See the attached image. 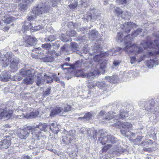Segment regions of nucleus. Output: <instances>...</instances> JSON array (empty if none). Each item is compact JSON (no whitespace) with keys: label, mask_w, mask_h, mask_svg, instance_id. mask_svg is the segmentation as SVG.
Masks as SVG:
<instances>
[{"label":"nucleus","mask_w":159,"mask_h":159,"mask_svg":"<svg viewBox=\"0 0 159 159\" xmlns=\"http://www.w3.org/2000/svg\"><path fill=\"white\" fill-rule=\"evenodd\" d=\"M105 78L109 82L113 83H117L118 80V76L116 75H114L112 76H107Z\"/></svg>","instance_id":"22"},{"label":"nucleus","mask_w":159,"mask_h":159,"mask_svg":"<svg viewBox=\"0 0 159 159\" xmlns=\"http://www.w3.org/2000/svg\"><path fill=\"white\" fill-rule=\"evenodd\" d=\"M159 54V50L157 51H151L150 52H148V54H146L145 55H143V57L142 58H141V61H142L143 59V57L144 58H145L146 57H150L151 56H152V58L153 57H156L155 56L156 55H158Z\"/></svg>","instance_id":"26"},{"label":"nucleus","mask_w":159,"mask_h":159,"mask_svg":"<svg viewBox=\"0 0 159 159\" xmlns=\"http://www.w3.org/2000/svg\"><path fill=\"white\" fill-rule=\"evenodd\" d=\"M43 60L45 62H51L53 61V59L49 57H45L43 58Z\"/></svg>","instance_id":"54"},{"label":"nucleus","mask_w":159,"mask_h":159,"mask_svg":"<svg viewBox=\"0 0 159 159\" xmlns=\"http://www.w3.org/2000/svg\"><path fill=\"white\" fill-rule=\"evenodd\" d=\"M154 102H151L149 105H147L145 106V110L147 111H151V109H152L153 107H154Z\"/></svg>","instance_id":"46"},{"label":"nucleus","mask_w":159,"mask_h":159,"mask_svg":"<svg viewBox=\"0 0 159 159\" xmlns=\"http://www.w3.org/2000/svg\"><path fill=\"white\" fill-rule=\"evenodd\" d=\"M115 49H112L111 51H109L105 52H101V53L98 54H95L93 59L95 62L100 63L102 61V58L103 57H106L108 56L109 55L112 56L115 55V53H114L113 51Z\"/></svg>","instance_id":"7"},{"label":"nucleus","mask_w":159,"mask_h":159,"mask_svg":"<svg viewBox=\"0 0 159 159\" xmlns=\"http://www.w3.org/2000/svg\"><path fill=\"white\" fill-rule=\"evenodd\" d=\"M93 114L92 112H89L86 113L83 117H79L78 120L85 119L86 120H89L93 116Z\"/></svg>","instance_id":"29"},{"label":"nucleus","mask_w":159,"mask_h":159,"mask_svg":"<svg viewBox=\"0 0 159 159\" xmlns=\"http://www.w3.org/2000/svg\"><path fill=\"white\" fill-rule=\"evenodd\" d=\"M32 75L31 70L25 68H22L19 71L18 75L16 77L18 81H20L22 79V77L30 75Z\"/></svg>","instance_id":"11"},{"label":"nucleus","mask_w":159,"mask_h":159,"mask_svg":"<svg viewBox=\"0 0 159 159\" xmlns=\"http://www.w3.org/2000/svg\"><path fill=\"white\" fill-rule=\"evenodd\" d=\"M42 47L43 49H50L51 47V45L50 43H45L42 45Z\"/></svg>","instance_id":"57"},{"label":"nucleus","mask_w":159,"mask_h":159,"mask_svg":"<svg viewBox=\"0 0 159 159\" xmlns=\"http://www.w3.org/2000/svg\"><path fill=\"white\" fill-rule=\"evenodd\" d=\"M116 2L119 5H126L127 3L126 0H116Z\"/></svg>","instance_id":"53"},{"label":"nucleus","mask_w":159,"mask_h":159,"mask_svg":"<svg viewBox=\"0 0 159 159\" xmlns=\"http://www.w3.org/2000/svg\"><path fill=\"white\" fill-rule=\"evenodd\" d=\"M114 12L116 15H120L123 13V11L119 7H117L114 10Z\"/></svg>","instance_id":"43"},{"label":"nucleus","mask_w":159,"mask_h":159,"mask_svg":"<svg viewBox=\"0 0 159 159\" xmlns=\"http://www.w3.org/2000/svg\"><path fill=\"white\" fill-rule=\"evenodd\" d=\"M50 6L48 5L46 2H40L36 7L33 8L32 11L34 14L37 16H40L43 13L49 12Z\"/></svg>","instance_id":"4"},{"label":"nucleus","mask_w":159,"mask_h":159,"mask_svg":"<svg viewBox=\"0 0 159 159\" xmlns=\"http://www.w3.org/2000/svg\"><path fill=\"white\" fill-rule=\"evenodd\" d=\"M5 53L2 52L0 53V63H2V67H6L9 64L11 59L12 56L11 53L9 52Z\"/></svg>","instance_id":"5"},{"label":"nucleus","mask_w":159,"mask_h":159,"mask_svg":"<svg viewBox=\"0 0 159 159\" xmlns=\"http://www.w3.org/2000/svg\"><path fill=\"white\" fill-rule=\"evenodd\" d=\"M12 111L7 107H4V104L0 105V117L1 118L9 119L12 114Z\"/></svg>","instance_id":"6"},{"label":"nucleus","mask_w":159,"mask_h":159,"mask_svg":"<svg viewBox=\"0 0 159 159\" xmlns=\"http://www.w3.org/2000/svg\"><path fill=\"white\" fill-rule=\"evenodd\" d=\"M70 45V48L72 51L75 52L79 50L78 45L76 43L71 42Z\"/></svg>","instance_id":"36"},{"label":"nucleus","mask_w":159,"mask_h":159,"mask_svg":"<svg viewBox=\"0 0 159 159\" xmlns=\"http://www.w3.org/2000/svg\"><path fill=\"white\" fill-rule=\"evenodd\" d=\"M113 126L121 129L120 131L123 136L128 138L129 135L126 134L129 131V129L132 128V125L128 122L118 121L114 123Z\"/></svg>","instance_id":"3"},{"label":"nucleus","mask_w":159,"mask_h":159,"mask_svg":"<svg viewBox=\"0 0 159 159\" xmlns=\"http://www.w3.org/2000/svg\"><path fill=\"white\" fill-rule=\"evenodd\" d=\"M20 59L18 58L15 57L12 58L10 66V70L12 72H14L18 69V65L20 63Z\"/></svg>","instance_id":"14"},{"label":"nucleus","mask_w":159,"mask_h":159,"mask_svg":"<svg viewBox=\"0 0 159 159\" xmlns=\"http://www.w3.org/2000/svg\"><path fill=\"white\" fill-rule=\"evenodd\" d=\"M152 143V141L150 139H148L143 141L140 143V145L143 147H148V145H151Z\"/></svg>","instance_id":"34"},{"label":"nucleus","mask_w":159,"mask_h":159,"mask_svg":"<svg viewBox=\"0 0 159 159\" xmlns=\"http://www.w3.org/2000/svg\"><path fill=\"white\" fill-rule=\"evenodd\" d=\"M99 133L101 135V136L99 138L98 142L102 145H105L107 143H115L117 141V139L111 135H108L107 132L103 130H100Z\"/></svg>","instance_id":"2"},{"label":"nucleus","mask_w":159,"mask_h":159,"mask_svg":"<svg viewBox=\"0 0 159 159\" xmlns=\"http://www.w3.org/2000/svg\"><path fill=\"white\" fill-rule=\"evenodd\" d=\"M86 39V38L84 36H79L77 38V41H81V42H84L85 41Z\"/></svg>","instance_id":"58"},{"label":"nucleus","mask_w":159,"mask_h":159,"mask_svg":"<svg viewBox=\"0 0 159 159\" xmlns=\"http://www.w3.org/2000/svg\"><path fill=\"white\" fill-rule=\"evenodd\" d=\"M128 116V114L126 112L124 111L123 110L120 111V114L118 115L115 116V118L118 120L123 117H127Z\"/></svg>","instance_id":"31"},{"label":"nucleus","mask_w":159,"mask_h":159,"mask_svg":"<svg viewBox=\"0 0 159 159\" xmlns=\"http://www.w3.org/2000/svg\"><path fill=\"white\" fill-rule=\"evenodd\" d=\"M71 138H70L68 140L67 139H66V140H65V138H63V141L64 143V144H65L66 145H68L69 144V143H70L71 142Z\"/></svg>","instance_id":"64"},{"label":"nucleus","mask_w":159,"mask_h":159,"mask_svg":"<svg viewBox=\"0 0 159 159\" xmlns=\"http://www.w3.org/2000/svg\"><path fill=\"white\" fill-rule=\"evenodd\" d=\"M78 5V2H75L74 3H72L69 5V6L70 9L75 8Z\"/></svg>","instance_id":"60"},{"label":"nucleus","mask_w":159,"mask_h":159,"mask_svg":"<svg viewBox=\"0 0 159 159\" xmlns=\"http://www.w3.org/2000/svg\"><path fill=\"white\" fill-rule=\"evenodd\" d=\"M44 77L45 78H46V79H47L48 78V80H47V83H50L53 81V79L52 77V78L49 77V76H47V75L46 74L44 75Z\"/></svg>","instance_id":"55"},{"label":"nucleus","mask_w":159,"mask_h":159,"mask_svg":"<svg viewBox=\"0 0 159 159\" xmlns=\"http://www.w3.org/2000/svg\"><path fill=\"white\" fill-rule=\"evenodd\" d=\"M51 131L55 134H57L59 131V129L57 124L53 123L51 124Z\"/></svg>","instance_id":"32"},{"label":"nucleus","mask_w":159,"mask_h":159,"mask_svg":"<svg viewBox=\"0 0 159 159\" xmlns=\"http://www.w3.org/2000/svg\"><path fill=\"white\" fill-rule=\"evenodd\" d=\"M23 42L26 47L34 46L37 41V39L35 37L28 35H26L23 37Z\"/></svg>","instance_id":"9"},{"label":"nucleus","mask_w":159,"mask_h":159,"mask_svg":"<svg viewBox=\"0 0 159 159\" xmlns=\"http://www.w3.org/2000/svg\"><path fill=\"white\" fill-rule=\"evenodd\" d=\"M97 131L95 130H93L89 129L88 130L87 133L88 134L89 137H91L93 138L94 139L96 138L97 137V135L98 134L99 135L101 136L100 134Z\"/></svg>","instance_id":"25"},{"label":"nucleus","mask_w":159,"mask_h":159,"mask_svg":"<svg viewBox=\"0 0 159 159\" xmlns=\"http://www.w3.org/2000/svg\"><path fill=\"white\" fill-rule=\"evenodd\" d=\"M75 75L77 77H81L85 78L86 77V75L84 74L82 70H77L75 74Z\"/></svg>","instance_id":"39"},{"label":"nucleus","mask_w":159,"mask_h":159,"mask_svg":"<svg viewBox=\"0 0 159 159\" xmlns=\"http://www.w3.org/2000/svg\"><path fill=\"white\" fill-rule=\"evenodd\" d=\"M112 146L111 145L107 144L106 146H104L102 148V152H106L107 150L109 149Z\"/></svg>","instance_id":"56"},{"label":"nucleus","mask_w":159,"mask_h":159,"mask_svg":"<svg viewBox=\"0 0 159 159\" xmlns=\"http://www.w3.org/2000/svg\"><path fill=\"white\" fill-rule=\"evenodd\" d=\"M11 139L9 137H6V138L3 139L0 142V148L1 149L8 148L11 145Z\"/></svg>","instance_id":"15"},{"label":"nucleus","mask_w":159,"mask_h":159,"mask_svg":"<svg viewBox=\"0 0 159 159\" xmlns=\"http://www.w3.org/2000/svg\"><path fill=\"white\" fill-rule=\"evenodd\" d=\"M30 129V133L31 134L32 138L35 140H38L39 138L42 137L41 134L42 132L41 130L36 126V127L31 126Z\"/></svg>","instance_id":"8"},{"label":"nucleus","mask_w":159,"mask_h":159,"mask_svg":"<svg viewBox=\"0 0 159 159\" xmlns=\"http://www.w3.org/2000/svg\"><path fill=\"white\" fill-rule=\"evenodd\" d=\"M96 85L100 89L103 90L104 91H106L108 87L107 84L104 81L97 82Z\"/></svg>","instance_id":"23"},{"label":"nucleus","mask_w":159,"mask_h":159,"mask_svg":"<svg viewBox=\"0 0 159 159\" xmlns=\"http://www.w3.org/2000/svg\"><path fill=\"white\" fill-rule=\"evenodd\" d=\"M47 124L45 123H42L40 122L39 123L38 125L37 126L39 129L40 130H42L44 132H46V127Z\"/></svg>","instance_id":"38"},{"label":"nucleus","mask_w":159,"mask_h":159,"mask_svg":"<svg viewBox=\"0 0 159 159\" xmlns=\"http://www.w3.org/2000/svg\"><path fill=\"white\" fill-rule=\"evenodd\" d=\"M121 61L120 60H115L113 63V65L112 66V68H116V67H118L120 65Z\"/></svg>","instance_id":"40"},{"label":"nucleus","mask_w":159,"mask_h":159,"mask_svg":"<svg viewBox=\"0 0 159 159\" xmlns=\"http://www.w3.org/2000/svg\"><path fill=\"white\" fill-rule=\"evenodd\" d=\"M66 34L67 36H69L74 37L76 35V32L74 30H73L67 31Z\"/></svg>","instance_id":"45"},{"label":"nucleus","mask_w":159,"mask_h":159,"mask_svg":"<svg viewBox=\"0 0 159 159\" xmlns=\"http://www.w3.org/2000/svg\"><path fill=\"white\" fill-rule=\"evenodd\" d=\"M113 49H115L113 52L115 53L117 52L120 53L121 50H123L128 53L134 52L136 54L141 53L143 51V49L142 48L135 44L132 45L131 43L126 45L125 48L123 49L117 47Z\"/></svg>","instance_id":"1"},{"label":"nucleus","mask_w":159,"mask_h":159,"mask_svg":"<svg viewBox=\"0 0 159 159\" xmlns=\"http://www.w3.org/2000/svg\"><path fill=\"white\" fill-rule=\"evenodd\" d=\"M27 0H25L24 2L20 3L18 4V7L19 10L23 12L27 9Z\"/></svg>","instance_id":"27"},{"label":"nucleus","mask_w":159,"mask_h":159,"mask_svg":"<svg viewBox=\"0 0 159 159\" xmlns=\"http://www.w3.org/2000/svg\"><path fill=\"white\" fill-rule=\"evenodd\" d=\"M114 116V115L113 113L108 112L107 114L105 119L107 120H109L112 119Z\"/></svg>","instance_id":"44"},{"label":"nucleus","mask_w":159,"mask_h":159,"mask_svg":"<svg viewBox=\"0 0 159 159\" xmlns=\"http://www.w3.org/2000/svg\"><path fill=\"white\" fill-rule=\"evenodd\" d=\"M106 67V62H103L101 63L100 65V68L102 70L105 69Z\"/></svg>","instance_id":"62"},{"label":"nucleus","mask_w":159,"mask_h":159,"mask_svg":"<svg viewBox=\"0 0 159 159\" xmlns=\"http://www.w3.org/2000/svg\"><path fill=\"white\" fill-rule=\"evenodd\" d=\"M123 34L122 32L118 33L117 34V36L116 37V39L118 40V41H120V42H123V40H124V41H125V38L124 39L123 38ZM124 43L125 44H126L128 43L129 42L126 43H125V41H124Z\"/></svg>","instance_id":"37"},{"label":"nucleus","mask_w":159,"mask_h":159,"mask_svg":"<svg viewBox=\"0 0 159 159\" xmlns=\"http://www.w3.org/2000/svg\"><path fill=\"white\" fill-rule=\"evenodd\" d=\"M31 128V126H29L20 129L18 133L19 137L21 139H26L30 134V129Z\"/></svg>","instance_id":"10"},{"label":"nucleus","mask_w":159,"mask_h":159,"mask_svg":"<svg viewBox=\"0 0 159 159\" xmlns=\"http://www.w3.org/2000/svg\"><path fill=\"white\" fill-rule=\"evenodd\" d=\"M141 45L144 48H152L154 47H159V43L157 41H154V43L151 42H147L146 41H143L141 43Z\"/></svg>","instance_id":"13"},{"label":"nucleus","mask_w":159,"mask_h":159,"mask_svg":"<svg viewBox=\"0 0 159 159\" xmlns=\"http://www.w3.org/2000/svg\"><path fill=\"white\" fill-rule=\"evenodd\" d=\"M92 52H90L91 55L93 56L97 54H100L101 52H102L101 51V48L100 44H97L96 43L92 47Z\"/></svg>","instance_id":"18"},{"label":"nucleus","mask_w":159,"mask_h":159,"mask_svg":"<svg viewBox=\"0 0 159 159\" xmlns=\"http://www.w3.org/2000/svg\"><path fill=\"white\" fill-rule=\"evenodd\" d=\"M63 110V107L59 106H57L52 109L50 113V116L51 117H54L56 115L59 114Z\"/></svg>","instance_id":"19"},{"label":"nucleus","mask_w":159,"mask_h":159,"mask_svg":"<svg viewBox=\"0 0 159 159\" xmlns=\"http://www.w3.org/2000/svg\"><path fill=\"white\" fill-rule=\"evenodd\" d=\"M32 26L33 27H32V29L35 31L41 29L43 28V26L41 25H38V26H35L34 25H32Z\"/></svg>","instance_id":"49"},{"label":"nucleus","mask_w":159,"mask_h":159,"mask_svg":"<svg viewBox=\"0 0 159 159\" xmlns=\"http://www.w3.org/2000/svg\"><path fill=\"white\" fill-rule=\"evenodd\" d=\"M38 112L36 111L31 112L27 116L28 118H33L36 117L38 115Z\"/></svg>","instance_id":"42"},{"label":"nucleus","mask_w":159,"mask_h":159,"mask_svg":"<svg viewBox=\"0 0 159 159\" xmlns=\"http://www.w3.org/2000/svg\"><path fill=\"white\" fill-rule=\"evenodd\" d=\"M156 64V60L153 59H151L150 60H148L147 62V66L149 68H152Z\"/></svg>","instance_id":"35"},{"label":"nucleus","mask_w":159,"mask_h":159,"mask_svg":"<svg viewBox=\"0 0 159 159\" xmlns=\"http://www.w3.org/2000/svg\"><path fill=\"white\" fill-rule=\"evenodd\" d=\"M32 24L29 21H25L22 24L21 30L24 33L25 31L32 29Z\"/></svg>","instance_id":"17"},{"label":"nucleus","mask_w":159,"mask_h":159,"mask_svg":"<svg viewBox=\"0 0 159 159\" xmlns=\"http://www.w3.org/2000/svg\"><path fill=\"white\" fill-rule=\"evenodd\" d=\"M10 78V75L6 70L3 71L0 76L1 80L5 82L7 81Z\"/></svg>","instance_id":"21"},{"label":"nucleus","mask_w":159,"mask_h":159,"mask_svg":"<svg viewBox=\"0 0 159 159\" xmlns=\"http://www.w3.org/2000/svg\"><path fill=\"white\" fill-rule=\"evenodd\" d=\"M34 76L32 74L29 75L28 77L24 79L23 81L24 83L26 84H31L33 83L34 81Z\"/></svg>","instance_id":"28"},{"label":"nucleus","mask_w":159,"mask_h":159,"mask_svg":"<svg viewBox=\"0 0 159 159\" xmlns=\"http://www.w3.org/2000/svg\"><path fill=\"white\" fill-rule=\"evenodd\" d=\"M128 152L126 149H123L120 147H118L116 148L115 150L113 151L114 154H115L117 156H119L121 154L124 153V154H127Z\"/></svg>","instance_id":"24"},{"label":"nucleus","mask_w":159,"mask_h":159,"mask_svg":"<svg viewBox=\"0 0 159 159\" xmlns=\"http://www.w3.org/2000/svg\"><path fill=\"white\" fill-rule=\"evenodd\" d=\"M143 137L141 136H138L135 139V142L137 145H140V142L142 140Z\"/></svg>","instance_id":"48"},{"label":"nucleus","mask_w":159,"mask_h":159,"mask_svg":"<svg viewBox=\"0 0 159 159\" xmlns=\"http://www.w3.org/2000/svg\"><path fill=\"white\" fill-rule=\"evenodd\" d=\"M14 20V18L12 16L7 18L5 20L4 22L9 24Z\"/></svg>","instance_id":"50"},{"label":"nucleus","mask_w":159,"mask_h":159,"mask_svg":"<svg viewBox=\"0 0 159 159\" xmlns=\"http://www.w3.org/2000/svg\"><path fill=\"white\" fill-rule=\"evenodd\" d=\"M71 107L68 104L66 105L64 107V112H67L70 111L71 110Z\"/></svg>","instance_id":"61"},{"label":"nucleus","mask_w":159,"mask_h":159,"mask_svg":"<svg viewBox=\"0 0 159 159\" xmlns=\"http://www.w3.org/2000/svg\"><path fill=\"white\" fill-rule=\"evenodd\" d=\"M136 26V24L134 23L128 22L125 23L121 28L122 29H124L123 30L126 33H128L130 32L131 28L135 27Z\"/></svg>","instance_id":"16"},{"label":"nucleus","mask_w":159,"mask_h":159,"mask_svg":"<svg viewBox=\"0 0 159 159\" xmlns=\"http://www.w3.org/2000/svg\"><path fill=\"white\" fill-rule=\"evenodd\" d=\"M60 1V0H50V4L53 7L57 6V3Z\"/></svg>","instance_id":"52"},{"label":"nucleus","mask_w":159,"mask_h":159,"mask_svg":"<svg viewBox=\"0 0 159 159\" xmlns=\"http://www.w3.org/2000/svg\"><path fill=\"white\" fill-rule=\"evenodd\" d=\"M56 39V37L54 35H51L49 36L48 38H46V41L47 42L50 41L52 42L54 40Z\"/></svg>","instance_id":"47"},{"label":"nucleus","mask_w":159,"mask_h":159,"mask_svg":"<svg viewBox=\"0 0 159 159\" xmlns=\"http://www.w3.org/2000/svg\"><path fill=\"white\" fill-rule=\"evenodd\" d=\"M37 78L36 83L37 85L39 86L44 84L45 80L44 78H40L39 76H37Z\"/></svg>","instance_id":"33"},{"label":"nucleus","mask_w":159,"mask_h":159,"mask_svg":"<svg viewBox=\"0 0 159 159\" xmlns=\"http://www.w3.org/2000/svg\"><path fill=\"white\" fill-rule=\"evenodd\" d=\"M53 48L54 49H57L60 46L59 41L52 43Z\"/></svg>","instance_id":"59"},{"label":"nucleus","mask_w":159,"mask_h":159,"mask_svg":"<svg viewBox=\"0 0 159 159\" xmlns=\"http://www.w3.org/2000/svg\"><path fill=\"white\" fill-rule=\"evenodd\" d=\"M98 32L94 30L89 31L88 33V36L89 38L93 40L98 38Z\"/></svg>","instance_id":"20"},{"label":"nucleus","mask_w":159,"mask_h":159,"mask_svg":"<svg viewBox=\"0 0 159 159\" xmlns=\"http://www.w3.org/2000/svg\"><path fill=\"white\" fill-rule=\"evenodd\" d=\"M84 63L82 60H78L75 62L74 64L71 65L70 67L71 68H75L77 67H81L84 65Z\"/></svg>","instance_id":"30"},{"label":"nucleus","mask_w":159,"mask_h":159,"mask_svg":"<svg viewBox=\"0 0 159 159\" xmlns=\"http://www.w3.org/2000/svg\"><path fill=\"white\" fill-rule=\"evenodd\" d=\"M51 88L50 87L48 88L45 91L43 92V95L45 97L49 95L50 93Z\"/></svg>","instance_id":"51"},{"label":"nucleus","mask_w":159,"mask_h":159,"mask_svg":"<svg viewBox=\"0 0 159 159\" xmlns=\"http://www.w3.org/2000/svg\"><path fill=\"white\" fill-rule=\"evenodd\" d=\"M36 18V16L34 15H30L28 16V21L30 22V21H33Z\"/></svg>","instance_id":"63"},{"label":"nucleus","mask_w":159,"mask_h":159,"mask_svg":"<svg viewBox=\"0 0 159 159\" xmlns=\"http://www.w3.org/2000/svg\"><path fill=\"white\" fill-rule=\"evenodd\" d=\"M85 75H86L85 78H86L88 79L92 80L95 77V73L93 72L86 73Z\"/></svg>","instance_id":"41"},{"label":"nucleus","mask_w":159,"mask_h":159,"mask_svg":"<svg viewBox=\"0 0 159 159\" xmlns=\"http://www.w3.org/2000/svg\"><path fill=\"white\" fill-rule=\"evenodd\" d=\"M142 31V29L141 28H139L137 30L135 31L132 34L131 37L130 35L129 34L125 37V43H127L130 42L132 39L135 37L137 36Z\"/></svg>","instance_id":"12"}]
</instances>
